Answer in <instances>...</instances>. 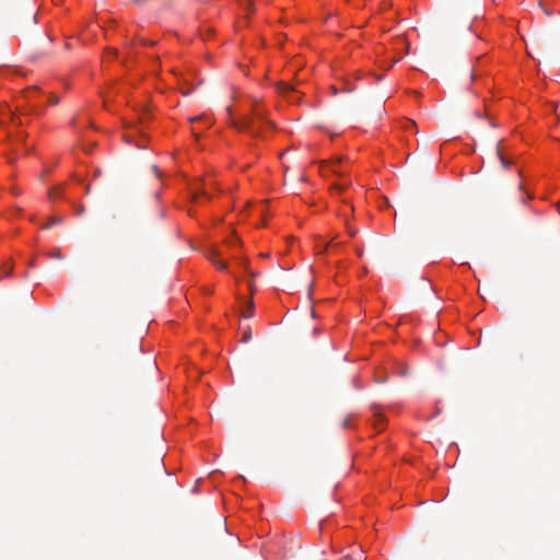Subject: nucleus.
I'll list each match as a JSON object with an SVG mask.
<instances>
[{
    "instance_id": "nucleus-21",
    "label": "nucleus",
    "mask_w": 560,
    "mask_h": 560,
    "mask_svg": "<svg viewBox=\"0 0 560 560\" xmlns=\"http://www.w3.org/2000/svg\"><path fill=\"white\" fill-rule=\"evenodd\" d=\"M343 560H353L352 556L351 555H346L343 557Z\"/></svg>"
},
{
    "instance_id": "nucleus-17",
    "label": "nucleus",
    "mask_w": 560,
    "mask_h": 560,
    "mask_svg": "<svg viewBox=\"0 0 560 560\" xmlns=\"http://www.w3.org/2000/svg\"><path fill=\"white\" fill-rule=\"evenodd\" d=\"M2 114H8L10 117H12V113L9 108L4 107Z\"/></svg>"
},
{
    "instance_id": "nucleus-1",
    "label": "nucleus",
    "mask_w": 560,
    "mask_h": 560,
    "mask_svg": "<svg viewBox=\"0 0 560 560\" xmlns=\"http://www.w3.org/2000/svg\"><path fill=\"white\" fill-rule=\"evenodd\" d=\"M264 124H270L265 119L264 113L254 107L250 116L243 117L240 121L234 120L232 125L240 131H246L253 137H260L259 127Z\"/></svg>"
},
{
    "instance_id": "nucleus-4",
    "label": "nucleus",
    "mask_w": 560,
    "mask_h": 560,
    "mask_svg": "<svg viewBox=\"0 0 560 560\" xmlns=\"http://www.w3.org/2000/svg\"><path fill=\"white\" fill-rule=\"evenodd\" d=\"M218 256V252L215 249H211L207 257L217 266V268L223 270L226 267L224 261H217L214 258Z\"/></svg>"
},
{
    "instance_id": "nucleus-25",
    "label": "nucleus",
    "mask_w": 560,
    "mask_h": 560,
    "mask_svg": "<svg viewBox=\"0 0 560 560\" xmlns=\"http://www.w3.org/2000/svg\"><path fill=\"white\" fill-rule=\"evenodd\" d=\"M383 422H384V419H382V418H381V419H380V424H378V425H380V427H383Z\"/></svg>"
},
{
    "instance_id": "nucleus-7",
    "label": "nucleus",
    "mask_w": 560,
    "mask_h": 560,
    "mask_svg": "<svg viewBox=\"0 0 560 560\" xmlns=\"http://www.w3.org/2000/svg\"><path fill=\"white\" fill-rule=\"evenodd\" d=\"M252 339V331L249 327H246L243 331L242 342H248Z\"/></svg>"
},
{
    "instance_id": "nucleus-2",
    "label": "nucleus",
    "mask_w": 560,
    "mask_h": 560,
    "mask_svg": "<svg viewBox=\"0 0 560 560\" xmlns=\"http://www.w3.org/2000/svg\"><path fill=\"white\" fill-rule=\"evenodd\" d=\"M341 162H342V158H338L330 162H324V164L322 166V172L325 173V171L328 170L329 172H331L336 175L343 176V172L339 167Z\"/></svg>"
},
{
    "instance_id": "nucleus-24",
    "label": "nucleus",
    "mask_w": 560,
    "mask_h": 560,
    "mask_svg": "<svg viewBox=\"0 0 560 560\" xmlns=\"http://www.w3.org/2000/svg\"><path fill=\"white\" fill-rule=\"evenodd\" d=\"M348 425H349V421H348V420H345V422H343V427H345V428H348Z\"/></svg>"
},
{
    "instance_id": "nucleus-3",
    "label": "nucleus",
    "mask_w": 560,
    "mask_h": 560,
    "mask_svg": "<svg viewBox=\"0 0 560 560\" xmlns=\"http://www.w3.org/2000/svg\"><path fill=\"white\" fill-rule=\"evenodd\" d=\"M208 185L212 186V187H215L217 183L215 182H207V183H205L203 186L196 185V187L192 188V199L197 200L199 195L200 196H205V197H207L209 199L210 198V194L207 190V186Z\"/></svg>"
},
{
    "instance_id": "nucleus-23",
    "label": "nucleus",
    "mask_w": 560,
    "mask_h": 560,
    "mask_svg": "<svg viewBox=\"0 0 560 560\" xmlns=\"http://www.w3.org/2000/svg\"><path fill=\"white\" fill-rule=\"evenodd\" d=\"M28 266H30V267H34V266H35V261H34V260H31V261L28 262Z\"/></svg>"
},
{
    "instance_id": "nucleus-10",
    "label": "nucleus",
    "mask_w": 560,
    "mask_h": 560,
    "mask_svg": "<svg viewBox=\"0 0 560 560\" xmlns=\"http://www.w3.org/2000/svg\"><path fill=\"white\" fill-rule=\"evenodd\" d=\"M349 184H350V182H347L345 184H335L331 186V189L337 190V191H342Z\"/></svg>"
},
{
    "instance_id": "nucleus-16",
    "label": "nucleus",
    "mask_w": 560,
    "mask_h": 560,
    "mask_svg": "<svg viewBox=\"0 0 560 560\" xmlns=\"http://www.w3.org/2000/svg\"><path fill=\"white\" fill-rule=\"evenodd\" d=\"M348 232H349L350 236H352V237L355 236L358 233L355 230H353L351 228H348Z\"/></svg>"
},
{
    "instance_id": "nucleus-14",
    "label": "nucleus",
    "mask_w": 560,
    "mask_h": 560,
    "mask_svg": "<svg viewBox=\"0 0 560 560\" xmlns=\"http://www.w3.org/2000/svg\"><path fill=\"white\" fill-rule=\"evenodd\" d=\"M106 52L108 55H112L113 57H116L118 55V51L114 48H107Z\"/></svg>"
},
{
    "instance_id": "nucleus-5",
    "label": "nucleus",
    "mask_w": 560,
    "mask_h": 560,
    "mask_svg": "<svg viewBox=\"0 0 560 560\" xmlns=\"http://www.w3.org/2000/svg\"><path fill=\"white\" fill-rule=\"evenodd\" d=\"M254 315V302L249 301L246 305V307L242 312V316L244 318H250Z\"/></svg>"
},
{
    "instance_id": "nucleus-11",
    "label": "nucleus",
    "mask_w": 560,
    "mask_h": 560,
    "mask_svg": "<svg viewBox=\"0 0 560 560\" xmlns=\"http://www.w3.org/2000/svg\"><path fill=\"white\" fill-rule=\"evenodd\" d=\"M12 270H13V268H12L11 265L10 266H7V265L3 266V272H4L5 276H11L12 275Z\"/></svg>"
},
{
    "instance_id": "nucleus-13",
    "label": "nucleus",
    "mask_w": 560,
    "mask_h": 560,
    "mask_svg": "<svg viewBox=\"0 0 560 560\" xmlns=\"http://www.w3.org/2000/svg\"><path fill=\"white\" fill-rule=\"evenodd\" d=\"M499 155H500V160H501L502 166L504 168H508L509 165H510V162L504 156H502L500 153H499Z\"/></svg>"
},
{
    "instance_id": "nucleus-6",
    "label": "nucleus",
    "mask_w": 560,
    "mask_h": 560,
    "mask_svg": "<svg viewBox=\"0 0 560 560\" xmlns=\"http://www.w3.org/2000/svg\"><path fill=\"white\" fill-rule=\"evenodd\" d=\"M63 222V218L62 217H51L48 221L47 224H45L43 228L44 229H49L51 225L54 224H60Z\"/></svg>"
},
{
    "instance_id": "nucleus-15",
    "label": "nucleus",
    "mask_w": 560,
    "mask_h": 560,
    "mask_svg": "<svg viewBox=\"0 0 560 560\" xmlns=\"http://www.w3.org/2000/svg\"><path fill=\"white\" fill-rule=\"evenodd\" d=\"M151 168H152V171H153V173L155 174L156 177L161 176V173H160V171H159L156 165H152Z\"/></svg>"
},
{
    "instance_id": "nucleus-18",
    "label": "nucleus",
    "mask_w": 560,
    "mask_h": 560,
    "mask_svg": "<svg viewBox=\"0 0 560 560\" xmlns=\"http://www.w3.org/2000/svg\"><path fill=\"white\" fill-rule=\"evenodd\" d=\"M328 248V244H324L323 246H320V253H325Z\"/></svg>"
},
{
    "instance_id": "nucleus-12",
    "label": "nucleus",
    "mask_w": 560,
    "mask_h": 560,
    "mask_svg": "<svg viewBox=\"0 0 560 560\" xmlns=\"http://www.w3.org/2000/svg\"><path fill=\"white\" fill-rule=\"evenodd\" d=\"M59 103V98L55 96L54 94L50 95L49 104L50 105H57Z\"/></svg>"
},
{
    "instance_id": "nucleus-20",
    "label": "nucleus",
    "mask_w": 560,
    "mask_h": 560,
    "mask_svg": "<svg viewBox=\"0 0 560 560\" xmlns=\"http://www.w3.org/2000/svg\"><path fill=\"white\" fill-rule=\"evenodd\" d=\"M56 196H57V192H55V191H52V190H50V191H49V197H50V198H55Z\"/></svg>"
},
{
    "instance_id": "nucleus-19",
    "label": "nucleus",
    "mask_w": 560,
    "mask_h": 560,
    "mask_svg": "<svg viewBox=\"0 0 560 560\" xmlns=\"http://www.w3.org/2000/svg\"><path fill=\"white\" fill-rule=\"evenodd\" d=\"M357 253L361 257L363 255V248H361V247L357 248Z\"/></svg>"
},
{
    "instance_id": "nucleus-8",
    "label": "nucleus",
    "mask_w": 560,
    "mask_h": 560,
    "mask_svg": "<svg viewBox=\"0 0 560 560\" xmlns=\"http://www.w3.org/2000/svg\"><path fill=\"white\" fill-rule=\"evenodd\" d=\"M47 256L50 257V258L61 259L60 249L56 248V249L47 253Z\"/></svg>"
},
{
    "instance_id": "nucleus-9",
    "label": "nucleus",
    "mask_w": 560,
    "mask_h": 560,
    "mask_svg": "<svg viewBox=\"0 0 560 560\" xmlns=\"http://www.w3.org/2000/svg\"><path fill=\"white\" fill-rule=\"evenodd\" d=\"M280 92L281 93H293L294 90L291 85L287 84V83H282L281 84V88H280Z\"/></svg>"
},
{
    "instance_id": "nucleus-22",
    "label": "nucleus",
    "mask_w": 560,
    "mask_h": 560,
    "mask_svg": "<svg viewBox=\"0 0 560 560\" xmlns=\"http://www.w3.org/2000/svg\"><path fill=\"white\" fill-rule=\"evenodd\" d=\"M83 212H84V208H83V207H80V208L78 209V214H82Z\"/></svg>"
},
{
    "instance_id": "nucleus-26",
    "label": "nucleus",
    "mask_w": 560,
    "mask_h": 560,
    "mask_svg": "<svg viewBox=\"0 0 560 560\" xmlns=\"http://www.w3.org/2000/svg\"><path fill=\"white\" fill-rule=\"evenodd\" d=\"M89 191H90V186H88V187L85 188V192H86V194H89Z\"/></svg>"
}]
</instances>
